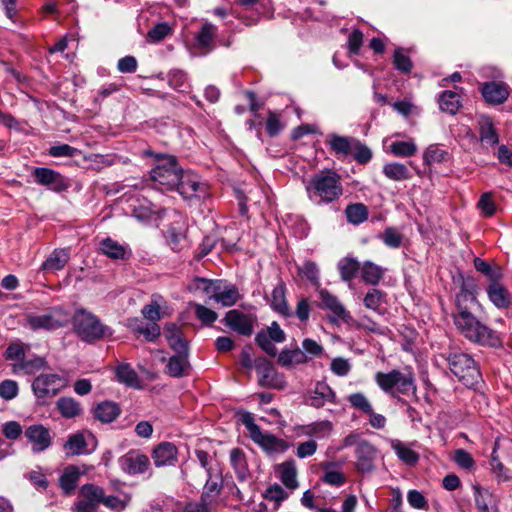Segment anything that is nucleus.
<instances>
[{
	"label": "nucleus",
	"instance_id": "53",
	"mask_svg": "<svg viewBox=\"0 0 512 512\" xmlns=\"http://www.w3.org/2000/svg\"><path fill=\"white\" fill-rule=\"evenodd\" d=\"M390 151L398 157H411L417 152V146L413 141H394L390 145Z\"/></svg>",
	"mask_w": 512,
	"mask_h": 512
},
{
	"label": "nucleus",
	"instance_id": "1",
	"mask_svg": "<svg viewBox=\"0 0 512 512\" xmlns=\"http://www.w3.org/2000/svg\"><path fill=\"white\" fill-rule=\"evenodd\" d=\"M468 303L478 304L476 294L459 291L456 295V313L453 322L460 334L473 344L488 348H500L503 339L499 332L478 320L469 310Z\"/></svg>",
	"mask_w": 512,
	"mask_h": 512
},
{
	"label": "nucleus",
	"instance_id": "2",
	"mask_svg": "<svg viewBox=\"0 0 512 512\" xmlns=\"http://www.w3.org/2000/svg\"><path fill=\"white\" fill-rule=\"evenodd\" d=\"M143 157H151L155 166L150 171L153 187L162 191H173L179 184V175L183 168L175 155L155 152L151 148L142 151Z\"/></svg>",
	"mask_w": 512,
	"mask_h": 512
},
{
	"label": "nucleus",
	"instance_id": "15",
	"mask_svg": "<svg viewBox=\"0 0 512 512\" xmlns=\"http://www.w3.org/2000/svg\"><path fill=\"white\" fill-rule=\"evenodd\" d=\"M481 94L486 103L500 105L509 97V86L505 82H485L481 87Z\"/></svg>",
	"mask_w": 512,
	"mask_h": 512
},
{
	"label": "nucleus",
	"instance_id": "52",
	"mask_svg": "<svg viewBox=\"0 0 512 512\" xmlns=\"http://www.w3.org/2000/svg\"><path fill=\"white\" fill-rule=\"evenodd\" d=\"M103 493L104 489L102 487L92 483L84 484L80 489V494L84 497V500L94 503L97 507L102 501Z\"/></svg>",
	"mask_w": 512,
	"mask_h": 512
},
{
	"label": "nucleus",
	"instance_id": "9",
	"mask_svg": "<svg viewBox=\"0 0 512 512\" xmlns=\"http://www.w3.org/2000/svg\"><path fill=\"white\" fill-rule=\"evenodd\" d=\"M32 176L37 184L45 186L56 193L67 191L71 186L70 180L67 177L51 168L35 167L32 170Z\"/></svg>",
	"mask_w": 512,
	"mask_h": 512
},
{
	"label": "nucleus",
	"instance_id": "37",
	"mask_svg": "<svg viewBox=\"0 0 512 512\" xmlns=\"http://www.w3.org/2000/svg\"><path fill=\"white\" fill-rule=\"evenodd\" d=\"M80 470L75 465H68L59 478V484L65 495H71L77 487Z\"/></svg>",
	"mask_w": 512,
	"mask_h": 512
},
{
	"label": "nucleus",
	"instance_id": "43",
	"mask_svg": "<svg viewBox=\"0 0 512 512\" xmlns=\"http://www.w3.org/2000/svg\"><path fill=\"white\" fill-rule=\"evenodd\" d=\"M347 222L353 225H360L368 219V207L363 203L348 204L345 209Z\"/></svg>",
	"mask_w": 512,
	"mask_h": 512
},
{
	"label": "nucleus",
	"instance_id": "57",
	"mask_svg": "<svg viewBox=\"0 0 512 512\" xmlns=\"http://www.w3.org/2000/svg\"><path fill=\"white\" fill-rule=\"evenodd\" d=\"M168 85L174 90L181 92L184 91L187 82V74L183 70L173 69L170 70L168 75Z\"/></svg>",
	"mask_w": 512,
	"mask_h": 512
},
{
	"label": "nucleus",
	"instance_id": "25",
	"mask_svg": "<svg viewBox=\"0 0 512 512\" xmlns=\"http://www.w3.org/2000/svg\"><path fill=\"white\" fill-rule=\"evenodd\" d=\"M326 402L335 404L336 394L328 384L319 381L316 383L315 389L309 397L307 404L319 409L323 407Z\"/></svg>",
	"mask_w": 512,
	"mask_h": 512
},
{
	"label": "nucleus",
	"instance_id": "4",
	"mask_svg": "<svg viewBox=\"0 0 512 512\" xmlns=\"http://www.w3.org/2000/svg\"><path fill=\"white\" fill-rule=\"evenodd\" d=\"M443 356L449 364L451 373L465 387L476 390L483 384L480 366L470 354L449 352Z\"/></svg>",
	"mask_w": 512,
	"mask_h": 512
},
{
	"label": "nucleus",
	"instance_id": "22",
	"mask_svg": "<svg viewBox=\"0 0 512 512\" xmlns=\"http://www.w3.org/2000/svg\"><path fill=\"white\" fill-rule=\"evenodd\" d=\"M357 138L352 136H342L331 133L325 141L330 150L338 157H347L352 154L353 145Z\"/></svg>",
	"mask_w": 512,
	"mask_h": 512
},
{
	"label": "nucleus",
	"instance_id": "50",
	"mask_svg": "<svg viewBox=\"0 0 512 512\" xmlns=\"http://www.w3.org/2000/svg\"><path fill=\"white\" fill-rule=\"evenodd\" d=\"M166 240L173 251L179 252L182 250V242L185 240V234L181 227L171 224L166 230Z\"/></svg>",
	"mask_w": 512,
	"mask_h": 512
},
{
	"label": "nucleus",
	"instance_id": "32",
	"mask_svg": "<svg viewBox=\"0 0 512 512\" xmlns=\"http://www.w3.org/2000/svg\"><path fill=\"white\" fill-rule=\"evenodd\" d=\"M219 285H222V279H207L196 276L188 286V289L190 292L201 291L214 300V295L219 290Z\"/></svg>",
	"mask_w": 512,
	"mask_h": 512
},
{
	"label": "nucleus",
	"instance_id": "58",
	"mask_svg": "<svg viewBox=\"0 0 512 512\" xmlns=\"http://www.w3.org/2000/svg\"><path fill=\"white\" fill-rule=\"evenodd\" d=\"M263 497L269 501H274L277 506L289 497V494L280 486L275 483L270 485L263 494Z\"/></svg>",
	"mask_w": 512,
	"mask_h": 512
},
{
	"label": "nucleus",
	"instance_id": "47",
	"mask_svg": "<svg viewBox=\"0 0 512 512\" xmlns=\"http://www.w3.org/2000/svg\"><path fill=\"white\" fill-rule=\"evenodd\" d=\"M392 63L394 68L402 74H410L413 69L411 58L404 53L402 47H397L393 53Z\"/></svg>",
	"mask_w": 512,
	"mask_h": 512
},
{
	"label": "nucleus",
	"instance_id": "19",
	"mask_svg": "<svg viewBox=\"0 0 512 512\" xmlns=\"http://www.w3.org/2000/svg\"><path fill=\"white\" fill-rule=\"evenodd\" d=\"M178 449L171 442L159 443L152 452V458L156 467L173 466L177 462Z\"/></svg>",
	"mask_w": 512,
	"mask_h": 512
},
{
	"label": "nucleus",
	"instance_id": "38",
	"mask_svg": "<svg viewBox=\"0 0 512 512\" xmlns=\"http://www.w3.org/2000/svg\"><path fill=\"white\" fill-rule=\"evenodd\" d=\"M116 378L118 382L128 387L140 389L141 382L137 372L128 363H122L116 368Z\"/></svg>",
	"mask_w": 512,
	"mask_h": 512
},
{
	"label": "nucleus",
	"instance_id": "31",
	"mask_svg": "<svg viewBox=\"0 0 512 512\" xmlns=\"http://www.w3.org/2000/svg\"><path fill=\"white\" fill-rule=\"evenodd\" d=\"M241 298L239 289L236 285L222 280V285H219V290L214 295V300L221 303L224 307H231L235 305Z\"/></svg>",
	"mask_w": 512,
	"mask_h": 512
},
{
	"label": "nucleus",
	"instance_id": "11",
	"mask_svg": "<svg viewBox=\"0 0 512 512\" xmlns=\"http://www.w3.org/2000/svg\"><path fill=\"white\" fill-rule=\"evenodd\" d=\"M221 322L238 335L250 337L254 331L255 317L238 309L226 312Z\"/></svg>",
	"mask_w": 512,
	"mask_h": 512
},
{
	"label": "nucleus",
	"instance_id": "12",
	"mask_svg": "<svg viewBox=\"0 0 512 512\" xmlns=\"http://www.w3.org/2000/svg\"><path fill=\"white\" fill-rule=\"evenodd\" d=\"M355 469L361 474L370 473L375 469L377 456L376 447L367 440H360L355 448Z\"/></svg>",
	"mask_w": 512,
	"mask_h": 512
},
{
	"label": "nucleus",
	"instance_id": "55",
	"mask_svg": "<svg viewBox=\"0 0 512 512\" xmlns=\"http://www.w3.org/2000/svg\"><path fill=\"white\" fill-rule=\"evenodd\" d=\"M385 297L386 293L384 291L373 288L367 292L363 302L366 308L378 311Z\"/></svg>",
	"mask_w": 512,
	"mask_h": 512
},
{
	"label": "nucleus",
	"instance_id": "14",
	"mask_svg": "<svg viewBox=\"0 0 512 512\" xmlns=\"http://www.w3.org/2000/svg\"><path fill=\"white\" fill-rule=\"evenodd\" d=\"M58 381H60L58 374H40L33 380L31 388L38 399L54 397L59 393V388L55 387Z\"/></svg>",
	"mask_w": 512,
	"mask_h": 512
},
{
	"label": "nucleus",
	"instance_id": "61",
	"mask_svg": "<svg viewBox=\"0 0 512 512\" xmlns=\"http://www.w3.org/2000/svg\"><path fill=\"white\" fill-rule=\"evenodd\" d=\"M19 392L18 383L14 380L6 379L0 383V397L6 401L14 399Z\"/></svg>",
	"mask_w": 512,
	"mask_h": 512
},
{
	"label": "nucleus",
	"instance_id": "24",
	"mask_svg": "<svg viewBox=\"0 0 512 512\" xmlns=\"http://www.w3.org/2000/svg\"><path fill=\"white\" fill-rule=\"evenodd\" d=\"M27 439L33 443L34 451H44L51 445L49 429L43 425H31L25 431Z\"/></svg>",
	"mask_w": 512,
	"mask_h": 512
},
{
	"label": "nucleus",
	"instance_id": "40",
	"mask_svg": "<svg viewBox=\"0 0 512 512\" xmlns=\"http://www.w3.org/2000/svg\"><path fill=\"white\" fill-rule=\"evenodd\" d=\"M56 408L66 419L75 418L83 412L80 403L72 397H60L56 402Z\"/></svg>",
	"mask_w": 512,
	"mask_h": 512
},
{
	"label": "nucleus",
	"instance_id": "10",
	"mask_svg": "<svg viewBox=\"0 0 512 512\" xmlns=\"http://www.w3.org/2000/svg\"><path fill=\"white\" fill-rule=\"evenodd\" d=\"M179 178V184L173 188V191H177L184 199L204 197L206 186L199 181L195 173L183 169Z\"/></svg>",
	"mask_w": 512,
	"mask_h": 512
},
{
	"label": "nucleus",
	"instance_id": "18",
	"mask_svg": "<svg viewBox=\"0 0 512 512\" xmlns=\"http://www.w3.org/2000/svg\"><path fill=\"white\" fill-rule=\"evenodd\" d=\"M254 367L259 375L258 384L265 388H276L277 370L267 358L260 356L255 358Z\"/></svg>",
	"mask_w": 512,
	"mask_h": 512
},
{
	"label": "nucleus",
	"instance_id": "36",
	"mask_svg": "<svg viewBox=\"0 0 512 512\" xmlns=\"http://www.w3.org/2000/svg\"><path fill=\"white\" fill-rule=\"evenodd\" d=\"M480 140L490 146L499 143V135L489 116H481L478 121Z\"/></svg>",
	"mask_w": 512,
	"mask_h": 512
},
{
	"label": "nucleus",
	"instance_id": "62",
	"mask_svg": "<svg viewBox=\"0 0 512 512\" xmlns=\"http://www.w3.org/2000/svg\"><path fill=\"white\" fill-rule=\"evenodd\" d=\"M79 153V149L69 144L51 146L48 150V154L52 157H75Z\"/></svg>",
	"mask_w": 512,
	"mask_h": 512
},
{
	"label": "nucleus",
	"instance_id": "17",
	"mask_svg": "<svg viewBox=\"0 0 512 512\" xmlns=\"http://www.w3.org/2000/svg\"><path fill=\"white\" fill-rule=\"evenodd\" d=\"M251 440L267 453L285 452L289 448L287 441L269 432H262L261 429L251 437Z\"/></svg>",
	"mask_w": 512,
	"mask_h": 512
},
{
	"label": "nucleus",
	"instance_id": "6",
	"mask_svg": "<svg viewBox=\"0 0 512 512\" xmlns=\"http://www.w3.org/2000/svg\"><path fill=\"white\" fill-rule=\"evenodd\" d=\"M374 380L378 387L393 398L400 395H416L417 385L414 374L409 371L404 373L398 369L389 372H376Z\"/></svg>",
	"mask_w": 512,
	"mask_h": 512
},
{
	"label": "nucleus",
	"instance_id": "54",
	"mask_svg": "<svg viewBox=\"0 0 512 512\" xmlns=\"http://www.w3.org/2000/svg\"><path fill=\"white\" fill-rule=\"evenodd\" d=\"M172 33V29L166 22H160L154 25L147 33V40L152 43H157L165 39Z\"/></svg>",
	"mask_w": 512,
	"mask_h": 512
},
{
	"label": "nucleus",
	"instance_id": "34",
	"mask_svg": "<svg viewBox=\"0 0 512 512\" xmlns=\"http://www.w3.org/2000/svg\"><path fill=\"white\" fill-rule=\"evenodd\" d=\"M230 463L239 482H244L249 476L246 455L241 448H233L230 452Z\"/></svg>",
	"mask_w": 512,
	"mask_h": 512
},
{
	"label": "nucleus",
	"instance_id": "60",
	"mask_svg": "<svg viewBox=\"0 0 512 512\" xmlns=\"http://www.w3.org/2000/svg\"><path fill=\"white\" fill-rule=\"evenodd\" d=\"M195 315L206 326L212 325L218 318L214 310L201 304L195 305Z\"/></svg>",
	"mask_w": 512,
	"mask_h": 512
},
{
	"label": "nucleus",
	"instance_id": "16",
	"mask_svg": "<svg viewBox=\"0 0 512 512\" xmlns=\"http://www.w3.org/2000/svg\"><path fill=\"white\" fill-rule=\"evenodd\" d=\"M123 471L128 474H142L147 471L150 465L149 458L135 450H131L119 459Z\"/></svg>",
	"mask_w": 512,
	"mask_h": 512
},
{
	"label": "nucleus",
	"instance_id": "59",
	"mask_svg": "<svg viewBox=\"0 0 512 512\" xmlns=\"http://www.w3.org/2000/svg\"><path fill=\"white\" fill-rule=\"evenodd\" d=\"M21 369L25 370L27 374H33L36 371L47 369L48 362L45 358L36 356L33 359H24L21 363H19Z\"/></svg>",
	"mask_w": 512,
	"mask_h": 512
},
{
	"label": "nucleus",
	"instance_id": "42",
	"mask_svg": "<svg viewBox=\"0 0 512 512\" xmlns=\"http://www.w3.org/2000/svg\"><path fill=\"white\" fill-rule=\"evenodd\" d=\"M383 174L393 181H405L412 178V174L405 164L390 162L383 166Z\"/></svg>",
	"mask_w": 512,
	"mask_h": 512
},
{
	"label": "nucleus",
	"instance_id": "23",
	"mask_svg": "<svg viewBox=\"0 0 512 512\" xmlns=\"http://www.w3.org/2000/svg\"><path fill=\"white\" fill-rule=\"evenodd\" d=\"M217 28L212 23H204L198 33L195 35V46L203 55L210 53L214 48V39Z\"/></svg>",
	"mask_w": 512,
	"mask_h": 512
},
{
	"label": "nucleus",
	"instance_id": "7",
	"mask_svg": "<svg viewBox=\"0 0 512 512\" xmlns=\"http://www.w3.org/2000/svg\"><path fill=\"white\" fill-rule=\"evenodd\" d=\"M63 315V309L60 306H55L49 308L48 312L45 314H27L26 321L33 331L40 329L52 331L66 326L67 320L65 317H61Z\"/></svg>",
	"mask_w": 512,
	"mask_h": 512
},
{
	"label": "nucleus",
	"instance_id": "46",
	"mask_svg": "<svg viewBox=\"0 0 512 512\" xmlns=\"http://www.w3.org/2000/svg\"><path fill=\"white\" fill-rule=\"evenodd\" d=\"M298 275L309 281L317 290L320 288L319 269L315 262L307 260L298 267Z\"/></svg>",
	"mask_w": 512,
	"mask_h": 512
},
{
	"label": "nucleus",
	"instance_id": "28",
	"mask_svg": "<svg viewBox=\"0 0 512 512\" xmlns=\"http://www.w3.org/2000/svg\"><path fill=\"white\" fill-rule=\"evenodd\" d=\"M277 355V364L286 369L305 364L309 360L308 356L298 346L293 349L285 347Z\"/></svg>",
	"mask_w": 512,
	"mask_h": 512
},
{
	"label": "nucleus",
	"instance_id": "64",
	"mask_svg": "<svg viewBox=\"0 0 512 512\" xmlns=\"http://www.w3.org/2000/svg\"><path fill=\"white\" fill-rule=\"evenodd\" d=\"M348 400L352 407L359 409L363 413L372 412V406L364 394L359 392L353 393L349 396Z\"/></svg>",
	"mask_w": 512,
	"mask_h": 512
},
{
	"label": "nucleus",
	"instance_id": "29",
	"mask_svg": "<svg viewBox=\"0 0 512 512\" xmlns=\"http://www.w3.org/2000/svg\"><path fill=\"white\" fill-rule=\"evenodd\" d=\"M473 265L477 272L486 277L488 284L501 282L504 278L503 269L498 264H491L480 257H475Z\"/></svg>",
	"mask_w": 512,
	"mask_h": 512
},
{
	"label": "nucleus",
	"instance_id": "35",
	"mask_svg": "<svg viewBox=\"0 0 512 512\" xmlns=\"http://www.w3.org/2000/svg\"><path fill=\"white\" fill-rule=\"evenodd\" d=\"M439 108L442 112L455 115L462 107L461 96L451 90H444L438 97Z\"/></svg>",
	"mask_w": 512,
	"mask_h": 512
},
{
	"label": "nucleus",
	"instance_id": "5",
	"mask_svg": "<svg viewBox=\"0 0 512 512\" xmlns=\"http://www.w3.org/2000/svg\"><path fill=\"white\" fill-rule=\"evenodd\" d=\"M71 322L77 336L87 343H94L113 334L109 326L104 325L95 314L85 308L76 310Z\"/></svg>",
	"mask_w": 512,
	"mask_h": 512
},
{
	"label": "nucleus",
	"instance_id": "63",
	"mask_svg": "<svg viewBox=\"0 0 512 512\" xmlns=\"http://www.w3.org/2000/svg\"><path fill=\"white\" fill-rule=\"evenodd\" d=\"M310 313L311 306L309 300L306 297H300L296 304L295 312H293V316L295 315L300 322L306 323L309 320Z\"/></svg>",
	"mask_w": 512,
	"mask_h": 512
},
{
	"label": "nucleus",
	"instance_id": "8",
	"mask_svg": "<svg viewBox=\"0 0 512 512\" xmlns=\"http://www.w3.org/2000/svg\"><path fill=\"white\" fill-rule=\"evenodd\" d=\"M286 341V333L277 321H273L265 330H260L255 336L256 345L270 357H276L278 350L273 343Z\"/></svg>",
	"mask_w": 512,
	"mask_h": 512
},
{
	"label": "nucleus",
	"instance_id": "30",
	"mask_svg": "<svg viewBox=\"0 0 512 512\" xmlns=\"http://www.w3.org/2000/svg\"><path fill=\"white\" fill-rule=\"evenodd\" d=\"M275 471L279 474V478L286 488L294 490L298 487L299 483L297 481V469L294 459H288L278 464Z\"/></svg>",
	"mask_w": 512,
	"mask_h": 512
},
{
	"label": "nucleus",
	"instance_id": "39",
	"mask_svg": "<svg viewBox=\"0 0 512 512\" xmlns=\"http://www.w3.org/2000/svg\"><path fill=\"white\" fill-rule=\"evenodd\" d=\"M69 260L67 250H54L49 257L42 263L41 270L44 272H55L62 270Z\"/></svg>",
	"mask_w": 512,
	"mask_h": 512
},
{
	"label": "nucleus",
	"instance_id": "13",
	"mask_svg": "<svg viewBox=\"0 0 512 512\" xmlns=\"http://www.w3.org/2000/svg\"><path fill=\"white\" fill-rule=\"evenodd\" d=\"M319 298L321 300V303L318 305L319 308L329 310L333 314L332 317H329L331 323H336L338 319L343 320V322L347 324L352 321L350 312L347 311L338 298L327 289L319 290Z\"/></svg>",
	"mask_w": 512,
	"mask_h": 512
},
{
	"label": "nucleus",
	"instance_id": "20",
	"mask_svg": "<svg viewBox=\"0 0 512 512\" xmlns=\"http://www.w3.org/2000/svg\"><path fill=\"white\" fill-rule=\"evenodd\" d=\"M286 290L285 283L280 279L272 290L270 307L282 317L290 318L293 316V311L286 300Z\"/></svg>",
	"mask_w": 512,
	"mask_h": 512
},
{
	"label": "nucleus",
	"instance_id": "44",
	"mask_svg": "<svg viewBox=\"0 0 512 512\" xmlns=\"http://www.w3.org/2000/svg\"><path fill=\"white\" fill-rule=\"evenodd\" d=\"M391 448L394 450L398 458L406 465L414 466L419 461V454L413 449L407 447L400 440H392Z\"/></svg>",
	"mask_w": 512,
	"mask_h": 512
},
{
	"label": "nucleus",
	"instance_id": "51",
	"mask_svg": "<svg viewBox=\"0 0 512 512\" xmlns=\"http://www.w3.org/2000/svg\"><path fill=\"white\" fill-rule=\"evenodd\" d=\"M351 155H353V159L359 165L368 164L373 157L372 150L359 139H356Z\"/></svg>",
	"mask_w": 512,
	"mask_h": 512
},
{
	"label": "nucleus",
	"instance_id": "41",
	"mask_svg": "<svg viewBox=\"0 0 512 512\" xmlns=\"http://www.w3.org/2000/svg\"><path fill=\"white\" fill-rule=\"evenodd\" d=\"M361 269V278L364 283L377 285L384 276V269L372 261H365Z\"/></svg>",
	"mask_w": 512,
	"mask_h": 512
},
{
	"label": "nucleus",
	"instance_id": "21",
	"mask_svg": "<svg viewBox=\"0 0 512 512\" xmlns=\"http://www.w3.org/2000/svg\"><path fill=\"white\" fill-rule=\"evenodd\" d=\"M121 412L120 405L110 400L99 402L92 409L94 419L103 424L112 423L120 416Z\"/></svg>",
	"mask_w": 512,
	"mask_h": 512
},
{
	"label": "nucleus",
	"instance_id": "45",
	"mask_svg": "<svg viewBox=\"0 0 512 512\" xmlns=\"http://www.w3.org/2000/svg\"><path fill=\"white\" fill-rule=\"evenodd\" d=\"M338 270L341 279L345 282L352 281L356 278L361 266L360 263L352 257H345L338 262Z\"/></svg>",
	"mask_w": 512,
	"mask_h": 512
},
{
	"label": "nucleus",
	"instance_id": "3",
	"mask_svg": "<svg viewBox=\"0 0 512 512\" xmlns=\"http://www.w3.org/2000/svg\"><path fill=\"white\" fill-rule=\"evenodd\" d=\"M305 190L308 198L317 205L330 204L343 195L341 176L335 170L325 168L311 176Z\"/></svg>",
	"mask_w": 512,
	"mask_h": 512
},
{
	"label": "nucleus",
	"instance_id": "49",
	"mask_svg": "<svg viewBox=\"0 0 512 512\" xmlns=\"http://www.w3.org/2000/svg\"><path fill=\"white\" fill-rule=\"evenodd\" d=\"M449 159V153L440 149L436 144L428 146L423 154V162L425 165L433 163H443Z\"/></svg>",
	"mask_w": 512,
	"mask_h": 512
},
{
	"label": "nucleus",
	"instance_id": "26",
	"mask_svg": "<svg viewBox=\"0 0 512 512\" xmlns=\"http://www.w3.org/2000/svg\"><path fill=\"white\" fill-rule=\"evenodd\" d=\"M488 299L498 309H508L511 306V294L501 282L488 284L486 287Z\"/></svg>",
	"mask_w": 512,
	"mask_h": 512
},
{
	"label": "nucleus",
	"instance_id": "56",
	"mask_svg": "<svg viewBox=\"0 0 512 512\" xmlns=\"http://www.w3.org/2000/svg\"><path fill=\"white\" fill-rule=\"evenodd\" d=\"M381 239L387 247L397 249L402 245L403 235L395 227H386Z\"/></svg>",
	"mask_w": 512,
	"mask_h": 512
},
{
	"label": "nucleus",
	"instance_id": "48",
	"mask_svg": "<svg viewBox=\"0 0 512 512\" xmlns=\"http://www.w3.org/2000/svg\"><path fill=\"white\" fill-rule=\"evenodd\" d=\"M87 442L82 432L71 434L64 444V449L69 450L72 455H82L85 453Z\"/></svg>",
	"mask_w": 512,
	"mask_h": 512
},
{
	"label": "nucleus",
	"instance_id": "27",
	"mask_svg": "<svg viewBox=\"0 0 512 512\" xmlns=\"http://www.w3.org/2000/svg\"><path fill=\"white\" fill-rule=\"evenodd\" d=\"M191 364L188 355H172L164 368V373L173 378L189 375Z\"/></svg>",
	"mask_w": 512,
	"mask_h": 512
},
{
	"label": "nucleus",
	"instance_id": "33",
	"mask_svg": "<svg viewBox=\"0 0 512 512\" xmlns=\"http://www.w3.org/2000/svg\"><path fill=\"white\" fill-rule=\"evenodd\" d=\"M100 250L104 255L113 260H125L130 256V252H128L125 246L110 237L100 242Z\"/></svg>",
	"mask_w": 512,
	"mask_h": 512
}]
</instances>
